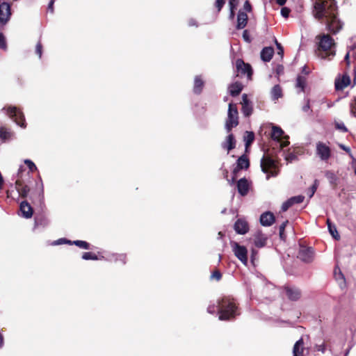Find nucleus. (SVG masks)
I'll return each mask as SVG.
<instances>
[{
    "instance_id": "obj_1",
    "label": "nucleus",
    "mask_w": 356,
    "mask_h": 356,
    "mask_svg": "<svg viewBox=\"0 0 356 356\" xmlns=\"http://www.w3.org/2000/svg\"><path fill=\"white\" fill-rule=\"evenodd\" d=\"M313 14L316 19L326 25L330 31L335 33L341 29L342 24L337 17L334 0H316Z\"/></svg>"
},
{
    "instance_id": "obj_2",
    "label": "nucleus",
    "mask_w": 356,
    "mask_h": 356,
    "mask_svg": "<svg viewBox=\"0 0 356 356\" xmlns=\"http://www.w3.org/2000/svg\"><path fill=\"white\" fill-rule=\"evenodd\" d=\"M318 43V56L322 59L330 60L335 55V43L327 34H322L316 38Z\"/></svg>"
},
{
    "instance_id": "obj_3",
    "label": "nucleus",
    "mask_w": 356,
    "mask_h": 356,
    "mask_svg": "<svg viewBox=\"0 0 356 356\" xmlns=\"http://www.w3.org/2000/svg\"><path fill=\"white\" fill-rule=\"evenodd\" d=\"M217 307L220 320H228L236 314L235 304L228 298L219 301Z\"/></svg>"
},
{
    "instance_id": "obj_4",
    "label": "nucleus",
    "mask_w": 356,
    "mask_h": 356,
    "mask_svg": "<svg viewBox=\"0 0 356 356\" xmlns=\"http://www.w3.org/2000/svg\"><path fill=\"white\" fill-rule=\"evenodd\" d=\"M238 110L236 104L230 103L228 108L227 118L225 122V129L229 132L233 127L238 124Z\"/></svg>"
},
{
    "instance_id": "obj_5",
    "label": "nucleus",
    "mask_w": 356,
    "mask_h": 356,
    "mask_svg": "<svg viewBox=\"0 0 356 356\" xmlns=\"http://www.w3.org/2000/svg\"><path fill=\"white\" fill-rule=\"evenodd\" d=\"M261 168L262 171L267 174V179H269L270 176L275 177L277 175L275 161L268 156H263L261 161Z\"/></svg>"
},
{
    "instance_id": "obj_6",
    "label": "nucleus",
    "mask_w": 356,
    "mask_h": 356,
    "mask_svg": "<svg viewBox=\"0 0 356 356\" xmlns=\"http://www.w3.org/2000/svg\"><path fill=\"white\" fill-rule=\"evenodd\" d=\"M283 130L277 127V126H273L272 127V133H271V138L280 143V147L283 148L289 145V142L288 140L289 136L284 135Z\"/></svg>"
},
{
    "instance_id": "obj_7",
    "label": "nucleus",
    "mask_w": 356,
    "mask_h": 356,
    "mask_svg": "<svg viewBox=\"0 0 356 356\" xmlns=\"http://www.w3.org/2000/svg\"><path fill=\"white\" fill-rule=\"evenodd\" d=\"M7 114L12 118L19 126L25 127L24 116L23 113L16 107H9L7 109Z\"/></svg>"
},
{
    "instance_id": "obj_8",
    "label": "nucleus",
    "mask_w": 356,
    "mask_h": 356,
    "mask_svg": "<svg viewBox=\"0 0 356 356\" xmlns=\"http://www.w3.org/2000/svg\"><path fill=\"white\" fill-rule=\"evenodd\" d=\"M317 156L324 161H327L331 156V150L329 146L323 142H318L316 145Z\"/></svg>"
},
{
    "instance_id": "obj_9",
    "label": "nucleus",
    "mask_w": 356,
    "mask_h": 356,
    "mask_svg": "<svg viewBox=\"0 0 356 356\" xmlns=\"http://www.w3.org/2000/svg\"><path fill=\"white\" fill-rule=\"evenodd\" d=\"M233 250L236 257L242 262L243 265H247L248 250L245 246L238 245L237 243H234L233 245Z\"/></svg>"
},
{
    "instance_id": "obj_10",
    "label": "nucleus",
    "mask_w": 356,
    "mask_h": 356,
    "mask_svg": "<svg viewBox=\"0 0 356 356\" xmlns=\"http://www.w3.org/2000/svg\"><path fill=\"white\" fill-rule=\"evenodd\" d=\"M236 67L238 72V76L241 74V75L246 74L249 79L251 77L252 71L251 66L249 64L245 63L241 59H238L236 62Z\"/></svg>"
},
{
    "instance_id": "obj_11",
    "label": "nucleus",
    "mask_w": 356,
    "mask_h": 356,
    "mask_svg": "<svg viewBox=\"0 0 356 356\" xmlns=\"http://www.w3.org/2000/svg\"><path fill=\"white\" fill-rule=\"evenodd\" d=\"M10 6L9 3L3 2L0 5V22L5 24L10 19Z\"/></svg>"
},
{
    "instance_id": "obj_12",
    "label": "nucleus",
    "mask_w": 356,
    "mask_h": 356,
    "mask_svg": "<svg viewBox=\"0 0 356 356\" xmlns=\"http://www.w3.org/2000/svg\"><path fill=\"white\" fill-rule=\"evenodd\" d=\"M314 257V250L312 248L302 247L298 252V257L305 261L309 262Z\"/></svg>"
},
{
    "instance_id": "obj_13",
    "label": "nucleus",
    "mask_w": 356,
    "mask_h": 356,
    "mask_svg": "<svg viewBox=\"0 0 356 356\" xmlns=\"http://www.w3.org/2000/svg\"><path fill=\"white\" fill-rule=\"evenodd\" d=\"M242 112L243 115L246 117H248L251 115L252 112V106L249 99H248V95L246 94H243L242 96Z\"/></svg>"
},
{
    "instance_id": "obj_14",
    "label": "nucleus",
    "mask_w": 356,
    "mask_h": 356,
    "mask_svg": "<svg viewBox=\"0 0 356 356\" xmlns=\"http://www.w3.org/2000/svg\"><path fill=\"white\" fill-rule=\"evenodd\" d=\"M234 229L239 234H245L248 232L249 227L246 221L238 219L234 224Z\"/></svg>"
},
{
    "instance_id": "obj_15",
    "label": "nucleus",
    "mask_w": 356,
    "mask_h": 356,
    "mask_svg": "<svg viewBox=\"0 0 356 356\" xmlns=\"http://www.w3.org/2000/svg\"><path fill=\"white\" fill-rule=\"evenodd\" d=\"M19 209L23 217L26 218H30L32 216L33 209L26 201H23L21 202Z\"/></svg>"
},
{
    "instance_id": "obj_16",
    "label": "nucleus",
    "mask_w": 356,
    "mask_h": 356,
    "mask_svg": "<svg viewBox=\"0 0 356 356\" xmlns=\"http://www.w3.org/2000/svg\"><path fill=\"white\" fill-rule=\"evenodd\" d=\"M285 291L287 297L291 300H297L301 296L300 291L297 288L286 286Z\"/></svg>"
},
{
    "instance_id": "obj_17",
    "label": "nucleus",
    "mask_w": 356,
    "mask_h": 356,
    "mask_svg": "<svg viewBox=\"0 0 356 356\" xmlns=\"http://www.w3.org/2000/svg\"><path fill=\"white\" fill-rule=\"evenodd\" d=\"M275 221V217L271 212L267 211L261 214L260 222L264 226H270Z\"/></svg>"
},
{
    "instance_id": "obj_18",
    "label": "nucleus",
    "mask_w": 356,
    "mask_h": 356,
    "mask_svg": "<svg viewBox=\"0 0 356 356\" xmlns=\"http://www.w3.org/2000/svg\"><path fill=\"white\" fill-rule=\"evenodd\" d=\"M267 241V236L260 232H258L254 235V243L257 248H262L266 245Z\"/></svg>"
},
{
    "instance_id": "obj_19",
    "label": "nucleus",
    "mask_w": 356,
    "mask_h": 356,
    "mask_svg": "<svg viewBox=\"0 0 356 356\" xmlns=\"http://www.w3.org/2000/svg\"><path fill=\"white\" fill-rule=\"evenodd\" d=\"M333 274L340 287L341 289L344 288L346 286V279L341 268H334Z\"/></svg>"
},
{
    "instance_id": "obj_20",
    "label": "nucleus",
    "mask_w": 356,
    "mask_h": 356,
    "mask_svg": "<svg viewBox=\"0 0 356 356\" xmlns=\"http://www.w3.org/2000/svg\"><path fill=\"white\" fill-rule=\"evenodd\" d=\"M350 83V77L347 75H343L341 79L336 80L335 87L337 90H343Z\"/></svg>"
},
{
    "instance_id": "obj_21",
    "label": "nucleus",
    "mask_w": 356,
    "mask_h": 356,
    "mask_svg": "<svg viewBox=\"0 0 356 356\" xmlns=\"http://www.w3.org/2000/svg\"><path fill=\"white\" fill-rule=\"evenodd\" d=\"M237 188L238 193L244 196L247 195L249 190V184L248 181L245 179H241L237 184Z\"/></svg>"
},
{
    "instance_id": "obj_22",
    "label": "nucleus",
    "mask_w": 356,
    "mask_h": 356,
    "mask_svg": "<svg viewBox=\"0 0 356 356\" xmlns=\"http://www.w3.org/2000/svg\"><path fill=\"white\" fill-rule=\"evenodd\" d=\"M15 188L19 195L22 197H26L30 191L29 188L27 186L24 185L19 180L16 181Z\"/></svg>"
},
{
    "instance_id": "obj_23",
    "label": "nucleus",
    "mask_w": 356,
    "mask_h": 356,
    "mask_svg": "<svg viewBox=\"0 0 356 356\" xmlns=\"http://www.w3.org/2000/svg\"><path fill=\"white\" fill-rule=\"evenodd\" d=\"M248 21V15L245 12L239 11L237 17V29H243L246 24Z\"/></svg>"
},
{
    "instance_id": "obj_24",
    "label": "nucleus",
    "mask_w": 356,
    "mask_h": 356,
    "mask_svg": "<svg viewBox=\"0 0 356 356\" xmlns=\"http://www.w3.org/2000/svg\"><path fill=\"white\" fill-rule=\"evenodd\" d=\"M303 341L302 339H299L293 346V356H303L304 354Z\"/></svg>"
},
{
    "instance_id": "obj_25",
    "label": "nucleus",
    "mask_w": 356,
    "mask_h": 356,
    "mask_svg": "<svg viewBox=\"0 0 356 356\" xmlns=\"http://www.w3.org/2000/svg\"><path fill=\"white\" fill-rule=\"evenodd\" d=\"M273 54H274L273 48L265 47L263 49V50L261 52V58L264 61L268 62V61L270 60Z\"/></svg>"
},
{
    "instance_id": "obj_26",
    "label": "nucleus",
    "mask_w": 356,
    "mask_h": 356,
    "mask_svg": "<svg viewBox=\"0 0 356 356\" xmlns=\"http://www.w3.org/2000/svg\"><path fill=\"white\" fill-rule=\"evenodd\" d=\"M223 148L227 149L228 151L235 147V140L232 134H229L226 140L222 145Z\"/></svg>"
},
{
    "instance_id": "obj_27",
    "label": "nucleus",
    "mask_w": 356,
    "mask_h": 356,
    "mask_svg": "<svg viewBox=\"0 0 356 356\" xmlns=\"http://www.w3.org/2000/svg\"><path fill=\"white\" fill-rule=\"evenodd\" d=\"M242 88L241 83H234L229 86V92L232 96H236L241 92Z\"/></svg>"
},
{
    "instance_id": "obj_28",
    "label": "nucleus",
    "mask_w": 356,
    "mask_h": 356,
    "mask_svg": "<svg viewBox=\"0 0 356 356\" xmlns=\"http://www.w3.org/2000/svg\"><path fill=\"white\" fill-rule=\"evenodd\" d=\"M249 166V161L245 156H241L237 161V167L239 169L247 168Z\"/></svg>"
},
{
    "instance_id": "obj_29",
    "label": "nucleus",
    "mask_w": 356,
    "mask_h": 356,
    "mask_svg": "<svg viewBox=\"0 0 356 356\" xmlns=\"http://www.w3.org/2000/svg\"><path fill=\"white\" fill-rule=\"evenodd\" d=\"M254 135L253 132L245 131L244 135V140L245 142V146L248 147L254 140Z\"/></svg>"
},
{
    "instance_id": "obj_30",
    "label": "nucleus",
    "mask_w": 356,
    "mask_h": 356,
    "mask_svg": "<svg viewBox=\"0 0 356 356\" xmlns=\"http://www.w3.org/2000/svg\"><path fill=\"white\" fill-rule=\"evenodd\" d=\"M271 95L273 99H277L282 96V90L278 85H276L271 90Z\"/></svg>"
},
{
    "instance_id": "obj_31",
    "label": "nucleus",
    "mask_w": 356,
    "mask_h": 356,
    "mask_svg": "<svg viewBox=\"0 0 356 356\" xmlns=\"http://www.w3.org/2000/svg\"><path fill=\"white\" fill-rule=\"evenodd\" d=\"M203 83L202 80L199 76H196L195 79L194 92L196 93L200 92Z\"/></svg>"
},
{
    "instance_id": "obj_32",
    "label": "nucleus",
    "mask_w": 356,
    "mask_h": 356,
    "mask_svg": "<svg viewBox=\"0 0 356 356\" xmlns=\"http://www.w3.org/2000/svg\"><path fill=\"white\" fill-rule=\"evenodd\" d=\"M327 227L330 231V233L334 238H338L339 237L337 229L334 226L332 225L330 220H327Z\"/></svg>"
},
{
    "instance_id": "obj_33",
    "label": "nucleus",
    "mask_w": 356,
    "mask_h": 356,
    "mask_svg": "<svg viewBox=\"0 0 356 356\" xmlns=\"http://www.w3.org/2000/svg\"><path fill=\"white\" fill-rule=\"evenodd\" d=\"M325 177L331 184H335L337 181V177L334 172L331 171H327L325 172Z\"/></svg>"
},
{
    "instance_id": "obj_34",
    "label": "nucleus",
    "mask_w": 356,
    "mask_h": 356,
    "mask_svg": "<svg viewBox=\"0 0 356 356\" xmlns=\"http://www.w3.org/2000/svg\"><path fill=\"white\" fill-rule=\"evenodd\" d=\"M305 85V79L303 76H298L297 78L296 86L301 88V90H304Z\"/></svg>"
},
{
    "instance_id": "obj_35",
    "label": "nucleus",
    "mask_w": 356,
    "mask_h": 356,
    "mask_svg": "<svg viewBox=\"0 0 356 356\" xmlns=\"http://www.w3.org/2000/svg\"><path fill=\"white\" fill-rule=\"evenodd\" d=\"M305 197L302 195H298L290 198L291 202L293 204H298L303 202Z\"/></svg>"
},
{
    "instance_id": "obj_36",
    "label": "nucleus",
    "mask_w": 356,
    "mask_h": 356,
    "mask_svg": "<svg viewBox=\"0 0 356 356\" xmlns=\"http://www.w3.org/2000/svg\"><path fill=\"white\" fill-rule=\"evenodd\" d=\"M79 247L83 249H88V243L83 241H76L74 242Z\"/></svg>"
},
{
    "instance_id": "obj_37",
    "label": "nucleus",
    "mask_w": 356,
    "mask_h": 356,
    "mask_svg": "<svg viewBox=\"0 0 356 356\" xmlns=\"http://www.w3.org/2000/svg\"><path fill=\"white\" fill-rule=\"evenodd\" d=\"M82 258L83 259L88 260V259H95L97 257L95 255H94L91 252H85L83 254Z\"/></svg>"
},
{
    "instance_id": "obj_38",
    "label": "nucleus",
    "mask_w": 356,
    "mask_h": 356,
    "mask_svg": "<svg viewBox=\"0 0 356 356\" xmlns=\"http://www.w3.org/2000/svg\"><path fill=\"white\" fill-rule=\"evenodd\" d=\"M9 136V133L6 131L4 128L0 129V137L2 138L3 140L8 138Z\"/></svg>"
},
{
    "instance_id": "obj_39",
    "label": "nucleus",
    "mask_w": 356,
    "mask_h": 356,
    "mask_svg": "<svg viewBox=\"0 0 356 356\" xmlns=\"http://www.w3.org/2000/svg\"><path fill=\"white\" fill-rule=\"evenodd\" d=\"M293 205L292 202H291L290 199L287 200L286 202H284L282 205V210L283 211H286L290 207Z\"/></svg>"
},
{
    "instance_id": "obj_40",
    "label": "nucleus",
    "mask_w": 356,
    "mask_h": 356,
    "mask_svg": "<svg viewBox=\"0 0 356 356\" xmlns=\"http://www.w3.org/2000/svg\"><path fill=\"white\" fill-rule=\"evenodd\" d=\"M211 278L219 280L221 278V273L218 270H215L211 274Z\"/></svg>"
},
{
    "instance_id": "obj_41",
    "label": "nucleus",
    "mask_w": 356,
    "mask_h": 356,
    "mask_svg": "<svg viewBox=\"0 0 356 356\" xmlns=\"http://www.w3.org/2000/svg\"><path fill=\"white\" fill-rule=\"evenodd\" d=\"M335 126H336V128L343 131V132H346L347 131V129L346 127H345V125L343 124V123H341V122H336L335 123Z\"/></svg>"
},
{
    "instance_id": "obj_42",
    "label": "nucleus",
    "mask_w": 356,
    "mask_h": 356,
    "mask_svg": "<svg viewBox=\"0 0 356 356\" xmlns=\"http://www.w3.org/2000/svg\"><path fill=\"white\" fill-rule=\"evenodd\" d=\"M25 163L28 165L31 171H33L36 169L35 164L30 160H25Z\"/></svg>"
},
{
    "instance_id": "obj_43",
    "label": "nucleus",
    "mask_w": 356,
    "mask_h": 356,
    "mask_svg": "<svg viewBox=\"0 0 356 356\" xmlns=\"http://www.w3.org/2000/svg\"><path fill=\"white\" fill-rule=\"evenodd\" d=\"M350 111L351 113L356 117V98L353 101V103L350 104Z\"/></svg>"
},
{
    "instance_id": "obj_44",
    "label": "nucleus",
    "mask_w": 356,
    "mask_h": 356,
    "mask_svg": "<svg viewBox=\"0 0 356 356\" xmlns=\"http://www.w3.org/2000/svg\"><path fill=\"white\" fill-rule=\"evenodd\" d=\"M42 47L41 43L38 42V44H36V47H35V52L39 56L40 58L42 56Z\"/></svg>"
},
{
    "instance_id": "obj_45",
    "label": "nucleus",
    "mask_w": 356,
    "mask_h": 356,
    "mask_svg": "<svg viewBox=\"0 0 356 356\" xmlns=\"http://www.w3.org/2000/svg\"><path fill=\"white\" fill-rule=\"evenodd\" d=\"M289 13H290V10L288 8L284 7V8H282L281 10V14L285 18L289 17Z\"/></svg>"
},
{
    "instance_id": "obj_46",
    "label": "nucleus",
    "mask_w": 356,
    "mask_h": 356,
    "mask_svg": "<svg viewBox=\"0 0 356 356\" xmlns=\"http://www.w3.org/2000/svg\"><path fill=\"white\" fill-rule=\"evenodd\" d=\"M6 39L3 35L0 34V48L6 49Z\"/></svg>"
},
{
    "instance_id": "obj_47",
    "label": "nucleus",
    "mask_w": 356,
    "mask_h": 356,
    "mask_svg": "<svg viewBox=\"0 0 356 356\" xmlns=\"http://www.w3.org/2000/svg\"><path fill=\"white\" fill-rule=\"evenodd\" d=\"M225 3L224 0H217L216 2V6L218 8V10L220 11L221 8H222L223 5Z\"/></svg>"
},
{
    "instance_id": "obj_48",
    "label": "nucleus",
    "mask_w": 356,
    "mask_h": 356,
    "mask_svg": "<svg viewBox=\"0 0 356 356\" xmlns=\"http://www.w3.org/2000/svg\"><path fill=\"white\" fill-rule=\"evenodd\" d=\"M238 3V0H229V4L230 7V10H234Z\"/></svg>"
},
{
    "instance_id": "obj_49",
    "label": "nucleus",
    "mask_w": 356,
    "mask_h": 356,
    "mask_svg": "<svg viewBox=\"0 0 356 356\" xmlns=\"http://www.w3.org/2000/svg\"><path fill=\"white\" fill-rule=\"evenodd\" d=\"M316 188H317V186H316V184H314L312 186V188H310V190L308 193L309 198H311L314 195V194L315 193V192L316 191Z\"/></svg>"
},
{
    "instance_id": "obj_50",
    "label": "nucleus",
    "mask_w": 356,
    "mask_h": 356,
    "mask_svg": "<svg viewBox=\"0 0 356 356\" xmlns=\"http://www.w3.org/2000/svg\"><path fill=\"white\" fill-rule=\"evenodd\" d=\"M288 223V221H285L284 222H283L280 227V236L282 237L283 236V234H284V228H285V226Z\"/></svg>"
},
{
    "instance_id": "obj_51",
    "label": "nucleus",
    "mask_w": 356,
    "mask_h": 356,
    "mask_svg": "<svg viewBox=\"0 0 356 356\" xmlns=\"http://www.w3.org/2000/svg\"><path fill=\"white\" fill-rule=\"evenodd\" d=\"M243 8L244 9L246 10V11H250L251 10V6L249 3L248 1H246L244 3V6H243Z\"/></svg>"
},
{
    "instance_id": "obj_52",
    "label": "nucleus",
    "mask_w": 356,
    "mask_h": 356,
    "mask_svg": "<svg viewBox=\"0 0 356 356\" xmlns=\"http://www.w3.org/2000/svg\"><path fill=\"white\" fill-rule=\"evenodd\" d=\"M66 240L65 239H63V238H60L58 241H56L53 243L54 245H60V244H63L64 243H66Z\"/></svg>"
},
{
    "instance_id": "obj_53",
    "label": "nucleus",
    "mask_w": 356,
    "mask_h": 356,
    "mask_svg": "<svg viewBox=\"0 0 356 356\" xmlns=\"http://www.w3.org/2000/svg\"><path fill=\"white\" fill-rule=\"evenodd\" d=\"M54 3V0H51L48 6V9L51 11V13H53V11H54V9H53Z\"/></svg>"
},
{
    "instance_id": "obj_54",
    "label": "nucleus",
    "mask_w": 356,
    "mask_h": 356,
    "mask_svg": "<svg viewBox=\"0 0 356 356\" xmlns=\"http://www.w3.org/2000/svg\"><path fill=\"white\" fill-rule=\"evenodd\" d=\"M208 312L213 314L215 312V307L214 306H209L207 309Z\"/></svg>"
},
{
    "instance_id": "obj_55",
    "label": "nucleus",
    "mask_w": 356,
    "mask_h": 356,
    "mask_svg": "<svg viewBox=\"0 0 356 356\" xmlns=\"http://www.w3.org/2000/svg\"><path fill=\"white\" fill-rule=\"evenodd\" d=\"M277 3L280 5V6H283L286 0H276Z\"/></svg>"
},
{
    "instance_id": "obj_56",
    "label": "nucleus",
    "mask_w": 356,
    "mask_h": 356,
    "mask_svg": "<svg viewBox=\"0 0 356 356\" xmlns=\"http://www.w3.org/2000/svg\"><path fill=\"white\" fill-rule=\"evenodd\" d=\"M256 253H257L256 251L252 250V255L251 260H252V263L253 265H254V257H255Z\"/></svg>"
},
{
    "instance_id": "obj_57",
    "label": "nucleus",
    "mask_w": 356,
    "mask_h": 356,
    "mask_svg": "<svg viewBox=\"0 0 356 356\" xmlns=\"http://www.w3.org/2000/svg\"><path fill=\"white\" fill-rule=\"evenodd\" d=\"M349 56H350L349 53H347L346 56H345V60L346 61L348 65H349V63H350Z\"/></svg>"
},
{
    "instance_id": "obj_58",
    "label": "nucleus",
    "mask_w": 356,
    "mask_h": 356,
    "mask_svg": "<svg viewBox=\"0 0 356 356\" xmlns=\"http://www.w3.org/2000/svg\"><path fill=\"white\" fill-rule=\"evenodd\" d=\"M189 25L190 26H197V24L194 19H191L189 21Z\"/></svg>"
},
{
    "instance_id": "obj_59",
    "label": "nucleus",
    "mask_w": 356,
    "mask_h": 356,
    "mask_svg": "<svg viewBox=\"0 0 356 356\" xmlns=\"http://www.w3.org/2000/svg\"><path fill=\"white\" fill-rule=\"evenodd\" d=\"M3 345V337L0 333V347H1Z\"/></svg>"
},
{
    "instance_id": "obj_60",
    "label": "nucleus",
    "mask_w": 356,
    "mask_h": 356,
    "mask_svg": "<svg viewBox=\"0 0 356 356\" xmlns=\"http://www.w3.org/2000/svg\"><path fill=\"white\" fill-rule=\"evenodd\" d=\"M340 147H341L343 149H344L345 151H346V152H350V148L346 147H345V146H344V145H340Z\"/></svg>"
},
{
    "instance_id": "obj_61",
    "label": "nucleus",
    "mask_w": 356,
    "mask_h": 356,
    "mask_svg": "<svg viewBox=\"0 0 356 356\" xmlns=\"http://www.w3.org/2000/svg\"><path fill=\"white\" fill-rule=\"evenodd\" d=\"M277 48L280 50V52H279V54H282L283 49H282L280 44L277 43Z\"/></svg>"
},
{
    "instance_id": "obj_62",
    "label": "nucleus",
    "mask_w": 356,
    "mask_h": 356,
    "mask_svg": "<svg viewBox=\"0 0 356 356\" xmlns=\"http://www.w3.org/2000/svg\"><path fill=\"white\" fill-rule=\"evenodd\" d=\"M293 157H294L293 155H289V156H287L286 158V159L288 160V161H291L293 159Z\"/></svg>"
},
{
    "instance_id": "obj_63",
    "label": "nucleus",
    "mask_w": 356,
    "mask_h": 356,
    "mask_svg": "<svg viewBox=\"0 0 356 356\" xmlns=\"http://www.w3.org/2000/svg\"><path fill=\"white\" fill-rule=\"evenodd\" d=\"M234 16V10H230V17L232 19Z\"/></svg>"
},
{
    "instance_id": "obj_64",
    "label": "nucleus",
    "mask_w": 356,
    "mask_h": 356,
    "mask_svg": "<svg viewBox=\"0 0 356 356\" xmlns=\"http://www.w3.org/2000/svg\"><path fill=\"white\" fill-rule=\"evenodd\" d=\"M353 166L355 168V174L356 175V161L353 162Z\"/></svg>"
}]
</instances>
